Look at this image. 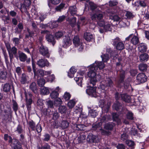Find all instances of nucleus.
<instances>
[{
	"instance_id": "nucleus-1",
	"label": "nucleus",
	"mask_w": 149,
	"mask_h": 149,
	"mask_svg": "<svg viewBox=\"0 0 149 149\" xmlns=\"http://www.w3.org/2000/svg\"><path fill=\"white\" fill-rule=\"evenodd\" d=\"M103 62L95 61L91 65L88 72L87 75L90 78V84L92 85H95L97 82L100 81L101 76L100 74L99 71L104 67Z\"/></svg>"
},
{
	"instance_id": "nucleus-2",
	"label": "nucleus",
	"mask_w": 149,
	"mask_h": 149,
	"mask_svg": "<svg viewBox=\"0 0 149 149\" xmlns=\"http://www.w3.org/2000/svg\"><path fill=\"white\" fill-rule=\"evenodd\" d=\"M115 124L113 123L109 122L105 123L104 125V129L101 127L99 129L101 134L102 135L109 136L111 134V131L113 129Z\"/></svg>"
},
{
	"instance_id": "nucleus-3",
	"label": "nucleus",
	"mask_w": 149,
	"mask_h": 149,
	"mask_svg": "<svg viewBox=\"0 0 149 149\" xmlns=\"http://www.w3.org/2000/svg\"><path fill=\"white\" fill-rule=\"evenodd\" d=\"M98 26L100 28H99V31L101 33L109 31L110 29L111 25L105 22L104 20H100L97 21Z\"/></svg>"
},
{
	"instance_id": "nucleus-4",
	"label": "nucleus",
	"mask_w": 149,
	"mask_h": 149,
	"mask_svg": "<svg viewBox=\"0 0 149 149\" xmlns=\"http://www.w3.org/2000/svg\"><path fill=\"white\" fill-rule=\"evenodd\" d=\"M13 50V54L15 57L17 59H19L22 62H24L26 61V59L27 58V56L22 52L19 50L17 53V49Z\"/></svg>"
},
{
	"instance_id": "nucleus-5",
	"label": "nucleus",
	"mask_w": 149,
	"mask_h": 149,
	"mask_svg": "<svg viewBox=\"0 0 149 149\" xmlns=\"http://www.w3.org/2000/svg\"><path fill=\"white\" fill-rule=\"evenodd\" d=\"M95 85H91L87 86V88L86 91V93L91 97H96L97 96L96 92L97 86H94Z\"/></svg>"
},
{
	"instance_id": "nucleus-6",
	"label": "nucleus",
	"mask_w": 149,
	"mask_h": 149,
	"mask_svg": "<svg viewBox=\"0 0 149 149\" xmlns=\"http://www.w3.org/2000/svg\"><path fill=\"white\" fill-rule=\"evenodd\" d=\"M147 80V77L145 74L143 73H140L137 75L136 81L137 84H140L145 83Z\"/></svg>"
},
{
	"instance_id": "nucleus-7",
	"label": "nucleus",
	"mask_w": 149,
	"mask_h": 149,
	"mask_svg": "<svg viewBox=\"0 0 149 149\" xmlns=\"http://www.w3.org/2000/svg\"><path fill=\"white\" fill-rule=\"evenodd\" d=\"M103 13L99 10L96 11V13L91 16V18L92 20L97 21L101 20L103 19Z\"/></svg>"
},
{
	"instance_id": "nucleus-8",
	"label": "nucleus",
	"mask_w": 149,
	"mask_h": 149,
	"mask_svg": "<svg viewBox=\"0 0 149 149\" xmlns=\"http://www.w3.org/2000/svg\"><path fill=\"white\" fill-rule=\"evenodd\" d=\"M39 51L40 54L45 57L49 58L50 56L48 49L46 46L41 45L39 48Z\"/></svg>"
},
{
	"instance_id": "nucleus-9",
	"label": "nucleus",
	"mask_w": 149,
	"mask_h": 149,
	"mask_svg": "<svg viewBox=\"0 0 149 149\" xmlns=\"http://www.w3.org/2000/svg\"><path fill=\"white\" fill-rule=\"evenodd\" d=\"M24 94L26 107L28 111H30L31 110V105L33 102L31 97L32 95L30 94L29 95V97H27V95L26 92H25Z\"/></svg>"
},
{
	"instance_id": "nucleus-10",
	"label": "nucleus",
	"mask_w": 149,
	"mask_h": 149,
	"mask_svg": "<svg viewBox=\"0 0 149 149\" xmlns=\"http://www.w3.org/2000/svg\"><path fill=\"white\" fill-rule=\"evenodd\" d=\"M118 71H119L120 73L118 74V83L119 86H120L121 84L124 83L126 75V72L122 69Z\"/></svg>"
},
{
	"instance_id": "nucleus-11",
	"label": "nucleus",
	"mask_w": 149,
	"mask_h": 149,
	"mask_svg": "<svg viewBox=\"0 0 149 149\" xmlns=\"http://www.w3.org/2000/svg\"><path fill=\"white\" fill-rule=\"evenodd\" d=\"M73 42L74 44L76 47L80 46L78 48L79 51H82L83 49V47L82 45V43L80 41V40L78 36H74L73 39Z\"/></svg>"
},
{
	"instance_id": "nucleus-12",
	"label": "nucleus",
	"mask_w": 149,
	"mask_h": 149,
	"mask_svg": "<svg viewBox=\"0 0 149 149\" xmlns=\"http://www.w3.org/2000/svg\"><path fill=\"white\" fill-rule=\"evenodd\" d=\"M97 136L93 134L92 133H89L87 136L86 141L89 143H92L97 142Z\"/></svg>"
},
{
	"instance_id": "nucleus-13",
	"label": "nucleus",
	"mask_w": 149,
	"mask_h": 149,
	"mask_svg": "<svg viewBox=\"0 0 149 149\" xmlns=\"http://www.w3.org/2000/svg\"><path fill=\"white\" fill-rule=\"evenodd\" d=\"M13 149H23L22 145L19 141L16 139H13L12 142L11 143Z\"/></svg>"
},
{
	"instance_id": "nucleus-14",
	"label": "nucleus",
	"mask_w": 149,
	"mask_h": 149,
	"mask_svg": "<svg viewBox=\"0 0 149 149\" xmlns=\"http://www.w3.org/2000/svg\"><path fill=\"white\" fill-rule=\"evenodd\" d=\"M63 47L64 48L68 47L71 44L72 40L69 36H63Z\"/></svg>"
},
{
	"instance_id": "nucleus-15",
	"label": "nucleus",
	"mask_w": 149,
	"mask_h": 149,
	"mask_svg": "<svg viewBox=\"0 0 149 149\" xmlns=\"http://www.w3.org/2000/svg\"><path fill=\"white\" fill-rule=\"evenodd\" d=\"M45 38L46 40L49 42L51 43L54 46L56 43L55 37L54 35L49 33H47L46 35Z\"/></svg>"
},
{
	"instance_id": "nucleus-16",
	"label": "nucleus",
	"mask_w": 149,
	"mask_h": 149,
	"mask_svg": "<svg viewBox=\"0 0 149 149\" xmlns=\"http://www.w3.org/2000/svg\"><path fill=\"white\" fill-rule=\"evenodd\" d=\"M8 73L5 70L0 71V81L4 82L8 77Z\"/></svg>"
},
{
	"instance_id": "nucleus-17",
	"label": "nucleus",
	"mask_w": 149,
	"mask_h": 149,
	"mask_svg": "<svg viewBox=\"0 0 149 149\" xmlns=\"http://www.w3.org/2000/svg\"><path fill=\"white\" fill-rule=\"evenodd\" d=\"M123 104L119 102L118 101H116L112 106V108L113 109L117 111H120L123 109Z\"/></svg>"
},
{
	"instance_id": "nucleus-18",
	"label": "nucleus",
	"mask_w": 149,
	"mask_h": 149,
	"mask_svg": "<svg viewBox=\"0 0 149 149\" xmlns=\"http://www.w3.org/2000/svg\"><path fill=\"white\" fill-rule=\"evenodd\" d=\"M37 64L39 67L43 68L45 66H49V63L47 59H41L38 61Z\"/></svg>"
},
{
	"instance_id": "nucleus-19",
	"label": "nucleus",
	"mask_w": 149,
	"mask_h": 149,
	"mask_svg": "<svg viewBox=\"0 0 149 149\" xmlns=\"http://www.w3.org/2000/svg\"><path fill=\"white\" fill-rule=\"evenodd\" d=\"M63 118V120L61 122V127L62 129H65L68 128L69 126V123L68 122L69 118Z\"/></svg>"
},
{
	"instance_id": "nucleus-20",
	"label": "nucleus",
	"mask_w": 149,
	"mask_h": 149,
	"mask_svg": "<svg viewBox=\"0 0 149 149\" xmlns=\"http://www.w3.org/2000/svg\"><path fill=\"white\" fill-rule=\"evenodd\" d=\"M34 78L36 76L37 78L38 79L39 77L41 78L44 75V71L41 69H38L35 71V73H34Z\"/></svg>"
},
{
	"instance_id": "nucleus-21",
	"label": "nucleus",
	"mask_w": 149,
	"mask_h": 149,
	"mask_svg": "<svg viewBox=\"0 0 149 149\" xmlns=\"http://www.w3.org/2000/svg\"><path fill=\"white\" fill-rule=\"evenodd\" d=\"M149 55L146 53L141 54L139 56V60L141 62H145L147 61L149 58Z\"/></svg>"
},
{
	"instance_id": "nucleus-22",
	"label": "nucleus",
	"mask_w": 149,
	"mask_h": 149,
	"mask_svg": "<svg viewBox=\"0 0 149 149\" xmlns=\"http://www.w3.org/2000/svg\"><path fill=\"white\" fill-rule=\"evenodd\" d=\"M29 88L35 94H37L38 92V88L35 82H32L29 85Z\"/></svg>"
},
{
	"instance_id": "nucleus-23",
	"label": "nucleus",
	"mask_w": 149,
	"mask_h": 149,
	"mask_svg": "<svg viewBox=\"0 0 149 149\" xmlns=\"http://www.w3.org/2000/svg\"><path fill=\"white\" fill-rule=\"evenodd\" d=\"M138 49L140 52L144 53L147 51V45L146 44L143 43H141L139 45Z\"/></svg>"
},
{
	"instance_id": "nucleus-24",
	"label": "nucleus",
	"mask_w": 149,
	"mask_h": 149,
	"mask_svg": "<svg viewBox=\"0 0 149 149\" xmlns=\"http://www.w3.org/2000/svg\"><path fill=\"white\" fill-rule=\"evenodd\" d=\"M98 6L97 5L92 1H89L88 2V8L90 10L92 11H94L96 10V11L99 10L97 8Z\"/></svg>"
},
{
	"instance_id": "nucleus-25",
	"label": "nucleus",
	"mask_w": 149,
	"mask_h": 149,
	"mask_svg": "<svg viewBox=\"0 0 149 149\" xmlns=\"http://www.w3.org/2000/svg\"><path fill=\"white\" fill-rule=\"evenodd\" d=\"M105 83L108 88H113L114 84L113 81L110 78H106Z\"/></svg>"
},
{
	"instance_id": "nucleus-26",
	"label": "nucleus",
	"mask_w": 149,
	"mask_h": 149,
	"mask_svg": "<svg viewBox=\"0 0 149 149\" xmlns=\"http://www.w3.org/2000/svg\"><path fill=\"white\" fill-rule=\"evenodd\" d=\"M84 38L86 41L88 42L92 41L94 39L93 35L89 33H85L84 35Z\"/></svg>"
},
{
	"instance_id": "nucleus-27",
	"label": "nucleus",
	"mask_w": 149,
	"mask_h": 149,
	"mask_svg": "<svg viewBox=\"0 0 149 149\" xmlns=\"http://www.w3.org/2000/svg\"><path fill=\"white\" fill-rule=\"evenodd\" d=\"M112 118L113 121L116 122L118 124H120L121 123V120L119 117L118 114L116 113H112Z\"/></svg>"
},
{
	"instance_id": "nucleus-28",
	"label": "nucleus",
	"mask_w": 149,
	"mask_h": 149,
	"mask_svg": "<svg viewBox=\"0 0 149 149\" xmlns=\"http://www.w3.org/2000/svg\"><path fill=\"white\" fill-rule=\"evenodd\" d=\"M68 11L70 13L74 16L77 13V7L75 5L70 6L69 7Z\"/></svg>"
},
{
	"instance_id": "nucleus-29",
	"label": "nucleus",
	"mask_w": 149,
	"mask_h": 149,
	"mask_svg": "<svg viewBox=\"0 0 149 149\" xmlns=\"http://www.w3.org/2000/svg\"><path fill=\"white\" fill-rule=\"evenodd\" d=\"M65 3H62L59 5L56 6L55 8V10L58 12H61L62 10L65 8Z\"/></svg>"
},
{
	"instance_id": "nucleus-30",
	"label": "nucleus",
	"mask_w": 149,
	"mask_h": 149,
	"mask_svg": "<svg viewBox=\"0 0 149 149\" xmlns=\"http://www.w3.org/2000/svg\"><path fill=\"white\" fill-rule=\"evenodd\" d=\"M122 96V100L123 101L128 103L131 102V98L129 95L126 94H123Z\"/></svg>"
},
{
	"instance_id": "nucleus-31",
	"label": "nucleus",
	"mask_w": 149,
	"mask_h": 149,
	"mask_svg": "<svg viewBox=\"0 0 149 149\" xmlns=\"http://www.w3.org/2000/svg\"><path fill=\"white\" fill-rule=\"evenodd\" d=\"M10 89L11 85L9 83H6L5 84H4L3 86V91L5 92H9L10 91Z\"/></svg>"
},
{
	"instance_id": "nucleus-32",
	"label": "nucleus",
	"mask_w": 149,
	"mask_h": 149,
	"mask_svg": "<svg viewBox=\"0 0 149 149\" xmlns=\"http://www.w3.org/2000/svg\"><path fill=\"white\" fill-rule=\"evenodd\" d=\"M61 1V0H48V6L49 8L52 7V4L56 5L59 4Z\"/></svg>"
},
{
	"instance_id": "nucleus-33",
	"label": "nucleus",
	"mask_w": 149,
	"mask_h": 149,
	"mask_svg": "<svg viewBox=\"0 0 149 149\" xmlns=\"http://www.w3.org/2000/svg\"><path fill=\"white\" fill-rule=\"evenodd\" d=\"M115 48L118 50L121 51L124 49V45L122 42H120L115 46Z\"/></svg>"
},
{
	"instance_id": "nucleus-34",
	"label": "nucleus",
	"mask_w": 149,
	"mask_h": 149,
	"mask_svg": "<svg viewBox=\"0 0 149 149\" xmlns=\"http://www.w3.org/2000/svg\"><path fill=\"white\" fill-rule=\"evenodd\" d=\"M138 67L140 71L144 72L147 70L148 65L146 63H141L139 65Z\"/></svg>"
},
{
	"instance_id": "nucleus-35",
	"label": "nucleus",
	"mask_w": 149,
	"mask_h": 149,
	"mask_svg": "<svg viewBox=\"0 0 149 149\" xmlns=\"http://www.w3.org/2000/svg\"><path fill=\"white\" fill-rule=\"evenodd\" d=\"M126 143L129 146V148H127L128 149H134V146L135 144L133 141L129 140H126Z\"/></svg>"
},
{
	"instance_id": "nucleus-36",
	"label": "nucleus",
	"mask_w": 149,
	"mask_h": 149,
	"mask_svg": "<svg viewBox=\"0 0 149 149\" xmlns=\"http://www.w3.org/2000/svg\"><path fill=\"white\" fill-rule=\"evenodd\" d=\"M77 71V70L74 67H72L70 70V72H68V75L70 78L74 77V74Z\"/></svg>"
},
{
	"instance_id": "nucleus-37",
	"label": "nucleus",
	"mask_w": 149,
	"mask_h": 149,
	"mask_svg": "<svg viewBox=\"0 0 149 149\" xmlns=\"http://www.w3.org/2000/svg\"><path fill=\"white\" fill-rule=\"evenodd\" d=\"M111 105L110 104L107 103L102 107V110L103 113H107L109 112V109L110 108Z\"/></svg>"
},
{
	"instance_id": "nucleus-38",
	"label": "nucleus",
	"mask_w": 149,
	"mask_h": 149,
	"mask_svg": "<svg viewBox=\"0 0 149 149\" xmlns=\"http://www.w3.org/2000/svg\"><path fill=\"white\" fill-rule=\"evenodd\" d=\"M40 91L41 94H42L48 95L50 93L48 88L44 86L40 88Z\"/></svg>"
},
{
	"instance_id": "nucleus-39",
	"label": "nucleus",
	"mask_w": 149,
	"mask_h": 149,
	"mask_svg": "<svg viewBox=\"0 0 149 149\" xmlns=\"http://www.w3.org/2000/svg\"><path fill=\"white\" fill-rule=\"evenodd\" d=\"M139 42V38L137 36H134L131 40V42L133 45H137Z\"/></svg>"
},
{
	"instance_id": "nucleus-40",
	"label": "nucleus",
	"mask_w": 149,
	"mask_h": 149,
	"mask_svg": "<svg viewBox=\"0 0 149 149\" xmlns=\"http://www.w3.org/2000/svg\"><path fill=\"white\" fill-rule=\"evenodd\" d=\"M59 112L61 114L66 113L67 112V107L65 106L60 105L58 109Z\"/></svg>"
},
{
	"instance_id": "nucleus-41",
	"label": "nucleus",
	"mask_w": 149,
	"mask_h": 149,
	"mask_svg": "<svg viewBox=\"0 0 149 149\" xmlns=\"http://www.w3.org/2000/svg\"><path fill=\"white\" fill-rule=\"evenodd\" d=\"M98 115V113L96 111L93 109L90 110L88 113V115L92 118H95Z\"/></svg>"
},
{
	"instance_id": "nucleus-42",
	"label": "nucleus",
	"mask_w": 149,
	"mask_h": 149,
	"mask_svg": "<svg viewBox=\"0 0 149 149\" xmlns=\"http://www.w3.org/2000/svg\"><path fill=\"white\" fill-rule=\"evenodd\" d=\"M5 44L8 52L12 51L13 53V50H15V49H17V48L15 47H13L11 48L10 45L8 42H5Z\"/></svg>"
},
{
	"instance_id": "nucleus-43",
	"label": "nucleus",
	"mask_w": 149,
	"mask_h": 149,
	"mask_svg": "<svg viewBox=\"0 0 149 149\" xmlns=\"http://www.w3.org/2000/svg\"><path fill=\"white\" fill-rule=\"evenodd\" d=\"M101 123L98 122L96 123L93 124L92 126V130L94 131H96L98 128L101 126Z\"/></svg>"
},
{
	"instance_id": "nucleus-44",
	"label": "nucleus",
	"mask_w": 149,
	"mask_h": 149,
	"mask_svg": "<svg viewBox=\"0 0 149 149\" xmlns=\"http://www.w3.org/2000/svg\"><path fill=\"white\" fill-rule=\"evenodd\" d=\"M12 102L13 103L12 107L13 109L15 112L16 113V112L18 109V104L14 100H13Z\"/></svg>"
},
{
	"instance_id": "nucleus-45",
	"label": "nucleus",
	"mask_w": 149,
	"mask_h": 149,
	"mask_svg": "<svg viewBox=\"0 0 149 149\" xmlns=\"http://www.w3.org/2000/svg\"><path fill=\"white\" fill-rule=\"evenodd\" d=\"M52 119L55 121L57 120L59 118L60 115L59 113L56 111H54L52 113Z\"/></svg>"
},
{
	"instance_id": "nucleus-46",
	"label": "nucleus",
	"mask_w": 149,
	"mask_h": 149,
	"mask_svg": "<svg viewBox=\"0 0 149 149\" xmlns=\"http://www.w3.org/2000/svg\"><path fill=\"white\" fill-rule=\"evenodd\" d=\"M110 18L113 20L114 21L116 22H120L121 19V18L117 15L111 16Z\"/></svg>"
},
{
	"instance_id": "nucleus-47",
	"label": "nucleus",
	"mask_w": 149,
	"mask_h": 149,
	"mask_svg": "<svg viewBox=\"0 0 149 149\" xmlns=\"http://www.w3.org/2000/svg\"><path fill=\"white\" fill-rule=\"evenodd\" d=\"M102 61L104 62H107L109 60V54H105L102 55L101 56Z\"/></svg>"
},
{
	"instance_id": "nucleus-48",
	"label": "nucleus",
	"mask_w": 149,
	"mask_h": 149,
	"mask_svg": "<svg viewBox=\"0 0 149 149\" xmlns=\"http://www.w3.org/2000/svg\"><path fill=\"white\" fill-rule=\"evenodd\" d=\"M58 95L59 94L57 91H54L50 93V96L51 98L55 99L57 98Z\"/></svg>"
},
{
	"instance_id": "nucleus-49",
	"label": "nucleus",
	"mask_w": 149,
	"mask_h": 149,
	"mask_svg": "<svg viewBox=\"0 0 149 149\" xmlns=\"http://www.w3.org/2000/svg\"><path fill=\"white\" fill-rule=\"evenodd\" d=\"M37 82L39 86L41 87V88L44 87L43 86L45 83V79H42L41 78L38 79Z\"/></svg>"
},
{
	"instance_id": "nucleus-50",
	"label": "nucleus",
	"mask_w": 149,
	"mask_h": 149,
	"mask_svg": "<svg viewBox=\"0 0 149 149\" xmlns=\"http://www.w3.org/2000/svg\"><path fill=\"white\" fill-rule=\"evenodd\" d=\"M74 127L76 128V130L78 131L82 130H84V125L82 124H77L74 125Z\"/></svg>"
},
{
	"instance_id": "nucleus-51",
	"label": "nucleus",
	"mask_w": 149,
	"mask_h": 149,
	"mask_svg": "<svg viewBox=\"0 0 149 149\" xmlns=\"http://www.w3.org/2000/svg\"><path fill=\"white\" fill-rule=\"evenodd\" d=\"M76 17H72L70 19V24L72 27H74L76 25Z\"/></svg>"
},
{
	"instance_id": "nucleus-52",
	"label": "nucleus",
	"mask_w": 149,
	"mask_h": 149,
	"mask_svg": "<svg viewBox=\"0 0 149 149\" xmlns=\"http://www.w3.org/2000/svg\"><path fill=\"white\" fill-rule=\"evenodd\" d=\"M74 79L76 81V82L78 85L81 87H82V85L81 84L83 80V78L82 77H75L74 78Z\"/></svg>"
},
{
	"instance_id": "nucleus-53",
	"label": "nucleus",
	"mask_w": 149,
	"mask_h": 149,
	"mask_svg": "<svg viewBox=\"0 0 149 149\" xmlns=\"http://www.w3.org/2000/svg\"><path fill=\"white\" fill-rule=\"evenodd\" d=\"M27 78L26 74H22V75L21 79L20 80V82L22 84H25L26 82Z\"/></svg>"
},
{
	"instance_id": "nucleus-54",
	"label": "nucleus",
	"mask_w": 149,
	"mask_h": 149,
	"mask_svg": "<svg viewBox=\"0 0 149 149\" xmlns=\"http://www.w3.org/2000/svg\"><path fill=\"white\" fill-rule=\"evenodd\" d=\"M28 124L29 127L31 128L32 130H35L36 124L33 120L30 121L28 122Z\"/></svg>"
},
{
	"instance_id": "nucleus-55",
	"label": "nucleus",
	"mask_w": 149,
	"mask_h": 149,
	"mask_svg": "<svg viewBox=\"0 0 149 149\" xmlns=\"http://www.w3.org/2000/svg\"><path fill=\"white\" fill-rule=\"evenodd\" d=\"M1 48L2 49L4 57L6 63V64L9 63V62L8 59V56L6 53V50L5 49H4L3 47H1Z\"/></svg>"
},
{
	"instance_id": "nucleus-56",
	"label": "nucleus",
	"mask_w": 149,
	"mask_h": 149,
	"mask_svg": "<svg viewBox=\"0 0 149 149\" xmlns=\"http://www.w3.org/2000/svg\"><path fill=\"white\" fill-rule=\"evenodd\" d=\"M86 138V136L84 134L80 135L78 137L77 140L78 143H80L83 142V141Z\"/></svg>"
},
{
	"instance_id": "nucleus-57",
	"label": "nucleus",
	"mask_w": 149,
	"mask_h": 149,
	"mask_svg": "<svg viewBox=\"0 0 149 149\" xmlns=\"http://www.w3.org/2000/svg\"><path fill=\"white\" fill-rule=\"evenodd\" d=\"M123 94H121L118 92H116L115 94V98L116 101H118L120 100H122V96Z\"/></svg>"
},
{
	"instance_id": "nucleus-58",
	"label": "nucleus",
	"mask_w": 149,
	"mask_h": 149,
	"mask_svg": "<svg viewBox=\"0 0 149 149\" xmlns=\"http://www.w3.org/2000/svg\"><path fill=\"white\" fill-rule=\"evenodd\" d=\"M63 35V32L59 31L56 32L55 34V37L57 39L61 38Z\"/></svg>"
},
{
	"instance_id": "nucleus-59",
	"label": "nucleus",
	"mask_w": 149,
	"mask_h": 149,
	"mask_svg": "<svg viewBox=\"0 0 149 149\" xmlns=\"http://www.w3.org/2000/svg\"><path fill=\"white\" fill-rule=\"evenodd\" d=\"M126 117L127 119L132 120H134L133 114L130 111H128L126 114Z\"/></svg>"
},
{
	"instance_id": "nucleus-60",
	"label": "nucleus",
	"mask_w": 149,
	"mask_h": 149,
	"mask_svg": "<svg viewBox=\"0 0 149 149\" xmlns=\"http://www.w3.org/2000/svg\"><path fill=\"white\" fill-rule=\"evenodd\" d=\"M54 103L55 105L56 106L60 105L62 104V102L61 99L59 98H57L54 99Z\"/></svg>"
},
{
	"instance_id": "nucleus-61",
	"label": "nucleus",
	"mask_w": 149,
	"mask_h": 149,
	"mask_svg": "<svg viewBox=\"0 0 149 149\" xmlns=\"http://www.w3.org/2000/svg\"><path fill=\"white\" fill-rule=\"evenodd\" d=\"M129 72L130 74V75L132 77L136 76L138 73V70L136 69H131L129 71Z\"/></svg>"
},
{
	"instance_id": "nucleus-62",
	"label": "nucleus",
	"mask_w": 149,
	"mask_h": 149,
	"mask_svg": "<svg viewBox=\"0 0 149 149\" xmlns=\"http://www.w3.org/2000/svg\"><path fill=\"white\" fill-rule=\"evenodd\" d=\"M51 125L53 126L54 128L57 129L60 126L58 122L57 121H54L52 122Z\"/></svg>"
},
{
	"instance_id": "nucleus-63",
	"label": "nucleus",
	"mask_w": 149,
	"mask_h": 149,
	"mask_svg": "<svg viewBox=\"0 0 149 149\" xmlns=\"http://www.w3.org/2000/svg\"><path fill=\"white\" fill-rule=\"evenodd\" d=\"M109 4L110 6L113 7L117 6L118 2L115 0H111L109 2Z\"/></svg>"
},
{
	"instance_id": "nucleus-64",
	"label": "nucleus",
	"mask_w": 149,
	"mask_h": 149,
	"mask_svg": "<svg viewBox=\"0 0 149 149\" xmlns=\"http://www.w3.org/2000/svg\"><path fill=\"white\" fill-rule=\"evenodd\" d=\"M38 149H50V146L48 143H45L41 147H38Z\"/></svg>"
}]
</instances>
